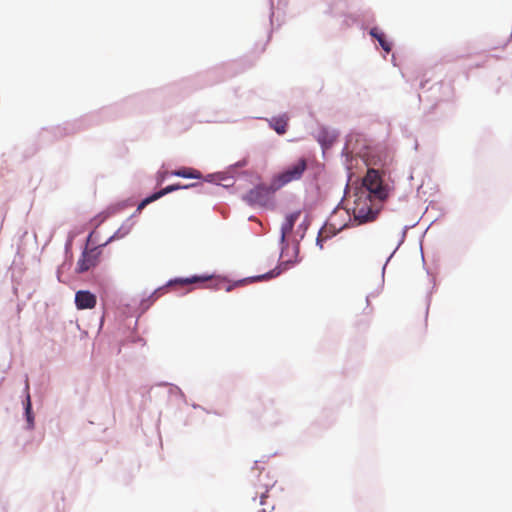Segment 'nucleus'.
I'll list each match as a JSON object with an SVG mask.
<instances>
[{"label": "nucleus", "mask_w": 512, "mask_h": 512, "mask_svg": "<svg viewBox=\"0 0 512 512\" xmlns=\"http://www.w3.org/2000/svg\"><path fill=\"white\" fill-rule=\"evenodd\" d=\"M264 478H268V474H259L258 483L255 485V491L251 496L253 502H256L259 497V505L261 509L259 512H282L281 508L276 507L274 497L270 494V490L273 487V483L264 482Z\"/></svg>", "instance_id": "obj_1"}, {"label": "nucleus", "mask_w": 512, "mask_h": 512, "mask_svg": "<svg viewBox=\"0 0 512 512\" xmlns=\"http://www.w3.org/2000/svg\"><path fill=\"white\" fill-rule=\"evenodd\" d=\"M375 200L366 195V192L356 193L352 212L359 223L373 221L376 218L379 209L374 205Z\"/></svg>", "instance_id": "obj_2"}, {"label": "nucleus", "mask_w": 512, "mask_h": 512, "mask_svg": "<svg viewBox=\"0 0 512 512\" xmlns=\"http://www.w3.org/2000/svg\"><path fill=\"white\" fill-rule=\"evenodd\" d=\"M308 162L304 157L298 158L295 162L288 165L282 172L273 176L274 189H281L285 185L298 181L307 170Z\"/></svg>", "instance_id": "obj_3"}, {"label": "nucleus", "mask_w": 512, "mask_h": 512, "mask_svg": "<svg viewBox=\"0 0 512 512\" xmlns=\"http://www.w3.org/2000/svg\"><path fill=\"white\" fill-rule=\"evenodd\" d=\"M363 186L365 190H361L360 192H366V195L373 197L379 202H382L388 196V190L386 186L383 185L379 172L375 169H368L363 179Z\"/></svg>", "instance_id": "obj_4"}, {"label": "nucleus", "mask_w": 512, "mask_h": 512, "mask_svg": "<svg viewBox=\"0 0 512 512\" xmlns=\"http://www.w3.org/2000/svg\"><path fill=\"white\" fill-rule=\"evenodd\" d=\"M277 190L274 189V179L272 178L270 185L261 184L256 186L247 192L243 199L250 205L265 206L270 202L272 194Z\"/></svg>", "instance_id": "obj_5"}, {"label": "nucleus", "mask_w": 512, "mask_h": 512, "mask_svg": "<svg viewBox=\"0 0 512 512\" xmlns=\"http://www.w3.org/2000/svg\"><path fill=\"white\" fill-rule=\"evenodd\" d=\"M99 254L100 253L96 250V248L89 250L85 249L77 262L76 271L78 273H84L95 267L99 261Z\"/></svg>", "instance_id": "obj_6"}, {"label": "nucleus", "mask_w": 512, "mask_h": 512, "mask_svg": "<svg viewBox=\"0 0 512 512\" xmlns=\"http://www.w3.org/2000/svg\"><path fill=\"white\" fill-rule=\"evenodd\" d=\"M252 417L256 420L265 419L271 424L277 423L275 420V411L271 405L263 402H255L251 409Z\"/></svg>", "instance_id": "obj_7"}, {"label": "nucleus", "mask_w": 512, "mask_h": 512, "mask_svg": "<svg viewBox=\"0 0 512 512\" xmlns=\"http://www.w3.org/2000/svg\"><path fill=\"white\" fill-rule=\"evenodd\" d=\"M96 303V296L90 291L80 290L75 294V304L79 310L93 309Z\"/></svg>", "instance_id": "obj_8"}, {"label": "nucleus", "mask_w": 512, "mask_h": 512, "mask_svg": "<svg viewBox=\"0 0 512 512\" xmlns=\"http://www.w3.org/2000/svg\"><path fill=\"white\" fill-rule=\"evenodd\" d=\"M300 214H301L300 211H296V212L290 213L286 216L284 222L281 225V236H280L281 244H284L286 242V237L292 232L296 221L300 217Z\"/></svg>", "instance_id": "obj_9"}, {"label": "nucleus", "mask_w": 512, "mask_h": 512, "mask_svg": "<svg viewBox=\"0 0 512 512\" xmlns=\"http://www.w3.org/2000/svg\"><path fill=\"white\" fill-rule=\"evenodd\" d=\"M175 191V188H174V185H169L165 188H163L162 190L152 194L151 196L145 198L144 200H142L138 207H137V211L140 212L142 209H144L146 207V205H148L149 203L155 201V200H158L159 198H161L162 196L170 193V192H173Z\"/></svg>", "instance_id": "obj_10"}, {"label": "nucleus", "mask_w": 512, "mask_h": 512, "mask_svg": "<svg viewBox=\"0 0 512 512\" xmlns=\"http://www.w3.org/2000/svg\"><path fill=\"white\" fill-rule=\"evenodd\" d=\"M212 279H213V277L209 276V275L192 276V277H189V278H178V279H175L173 281H170L169 285H173V284L188 285V284H193V283H198V282H206V281H210Z\"/></svg>", "instance_id": "obj_11"}, {"label": "nucleus", "mask_w": 512, "mask_h": 512, "mask_svg": "<svg viewBox=\"0 0 512 512\" xmlns=\"http://www.w3.org/2000/svg\"><path fill=\"white\" fill-rule=\"evenodd\" d=\"M271 127L278 133L279 135H283L286 133L287 125H288V117L286 115L273 118L270 122Z\"/></svg>", "instance_id": "obj_12"}, {"label": "nucleus", "mask_w": 512, "mask_h": 512, "mask_svg": "<svg viewBox=\"0 0 512 512\" xmlns=\"http://www.w3.org/2000/svg\"><path fill=\"white\" fill-rule=\"evenodd\" d=\"M171 174L178 176V177H183V178H193V179L201 178L200 172L195 169H192V168H181V169L172 171Z\"/></svg>", "instance_id": "obj_13"}, {"label": "nucleus", "mask_w": 512, "mask_h": 512, "mask_svg": "<svg viewBox=\"0 0 512 512\" xmlns=\"http://www.w3.org/2000/svg\"><path fill=\"white\" fill-rule=\"evenodd\" d=\"M370 35L378 40L383 50L386 52L391 51V44L385 39V35L382 32H379L377 28L371 29Z\"/></svg>", "instance_id": "obj_14"}, {"label": "nucleus", "mask_w": 512, "mask_h": 512, "mask_svg": "<svg viewBox=\"0 0 512 512\" xmlns=\"http://www.w3.org/2000/svg\"><path fill=\"white\" fill-rule=\"evenodd\" d=\"M210 287L215 290L224 289L225 291L230 292L233 288V285L227 283L224 279H214Z\"/></svg>", "instance_id": "obj_15"}, {"label": "nucleus", "mask_w": 512, "mask_h": 512, "mask_svg": "<svg viewBox=\"0 0 512 512\" xmlns=\"http://www.w3.org/2000/svg\"><path fill=\"white\" fill-rule=\"evenodd\" d=\"M25 412H26V416H27V422L29 423V426L32 427L33 426V418L31 415V401H30L29 395L27 396Z\"/></svg>", "instance_id": "obj_16"}, {"label": "nucleus", "mask_w": 512, "mask_h": 512, "mask_svg": "<svg viewBox=\"0 0 512 512\" xmlns=\"http://www.w3.org/2000/svg\"><path fill=\"white\" fill-rule=\"evenodd\" d=\"M279 274H280L279 271L271 270L270 272H268L266 274H263V275L253 278V280L260 281V280H265V279H271V278L278 276Z\"/></svg>", "instance_id": "obj_17"}, {"label": "nucleus", "mask_w": 512, "mask_h": 512, "mask_svg": "<svg viewBox=\"0 0 512 512\" xmlns=\"http://www.w3.org/2000/svg\"><path fill=\"white\" fill-rule=\"evenodd\" d=\"M173 185H174L175 191L179 190V189H186V188L195 186V184H190V185L173 184Z\"/></svg>", "instance_id": "obj_18"}, {"label": "nucleus", "mask_w": 512, "mask_h": 512, "mask_svg": "<svg viewBox=\"0 0 512 512\" xmlns=\"http://www.w3.org/2000/svg\"><path fill=\"white\" fill-rule=\"evenodd\" d=\"M323 232L321 231L318 235V238H317V244L320 246V248H322V241H323Z\"/></svg>", "instance_id": "obj_19"}]
</instances>
